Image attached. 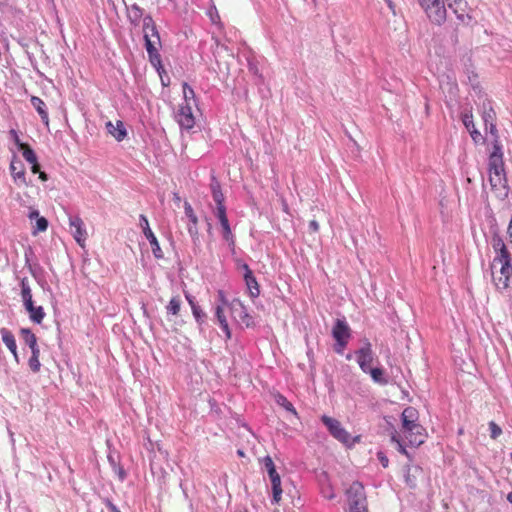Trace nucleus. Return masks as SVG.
Returning a JSON list of instances; mask_svg holds the SVG:
<instances>
[{"mask_svg": "<svg viewBox=\"0 0 512 512\" xmlns=\"http://www.w3.org/2000/svg\"><path fill=\"white\" fill-rule=\"evenodd\" d=\"M127 18L131 25L137 27L142 21L146 51L154 67L161 65L158 48L161 46L160 35L151 15H144V10L137 4L126 5Z\"/></svg>", "mask_w": 512, "mask_h": 512, "instance_id": "nucleus-1", "label": "nucleus"}, {"mask_svg": "<svg viewBox=\"0 0 512 512\" xmlns=\"http://www.w3.org/2000/svg\"><path fill=\"white\" fill-rule=\"evenodd\" d=\"M489 133L493 136V151L488 158V176L491 190L499 198L507 197L509 187L507 183L502 145L499 141L498 131L494 122L488 124Z\"/></svg>", "mask_w": 512, "mask_h": 512, "instance_id": "nucleus-2", "label": "nucleus"}, {"mask_svg": "<svg viewBox=\"0 0 512 512\" xmlns=\"http://www.w3.org/2000/svg\"><path fill=\"white\" fill-rule=\"evenodd\" d=\"M491 245L495 252L492 262L493 281L499 291H504L509 288L512 277V257L504 240L498 233L493 234Z\"/></svg>", "mask_w": 512, "mask_h": 512, "instance_id": "nucleus-3", "label": "nucleus"}, {"mask_svg": "<svg viewBox=\"0 0 512 512\" xmlns=\"http://www.w3.org/2000/svg\"><path fill=\"white\" fill-rule=\"evenodd\" d=\"M401 433L409 445L418 447L426 439L425 428L419 423V412L414 407H406L401 415Z\"/></svg>", "mask_w": 512, "mask_h": 512, "instance_id": "nucleus-4", "label": "nucleus"}, {"mask_svg": "<svg viewBox=\"0 0 512 512\" xmlns=\"http://www.w3.org/2000/svg\"><path fill=\"white\" fill-rule=\"evenodd\" d=\"M321 421L327 427L329 433L342 444L351 447L359 441V436L352 438L350 433L335 418L323 415Z\"/></svg>", "mask_w": 512, "mask_h": 512, "instance_id": "nucleus-5", "label": "nucleus"}, {"mask_svg": "<svg viewBox=\"0 0 512 512\" xmlns=\"http://www.w3.org/2000/svg\"><path fill=\"white\" fill-rule=\"evenodd\" d=\"M429 20L441 25L447 18V10L444 0H417Z\"/></svg>", "mask_w": 512, "mask_h": 512, "instance_id": "nucleus-6", "label": "nucleus"}, {"mask_svg": "<svg viewBox=\"0 0 512 512\" xmlns=\"http://www.w3.org/2000/svg\"><path fill=\"white\" fill-rule=\"evenodd\" d=\"M336 344L334 350L338 354H343L345 347L351 336V330L346 322H337L332 330Z\"/></svg>", "mask_w": 512, "mask_h": 512, "instance_id": "nucleus-7", "label": "nucleus"}, {"mask_svg": "<svg viewBox=\"0 0 512 512\" xmlns=\"http://www.w3.org/2000/svg\"><path fill=\"white\" fill-rule=\"evenodd\" d=\"M139 221H140V227L142 228L143 234L145 235L146 239L149 241V243L151 245L153 255L157 259H162L164 257L163 251L159 245V242H158L155 234L153 233V231L151 230V228L149 226L147 217L145 215L141 214L139 217Z\"/></svg>", "mask_w": 512, "mask_h": 512, "instance_id": "nucleus-8", "label": "nucleus"}, {"mask_svg": "<svg viewBox=\"0 0 512 512\" xmlns=\"http://www.w3.org/2000/svg\"><path fill=\"white\" fill-rule=\"evenodd\" d=\"M175 119L183 130H191L195 125V117L192 112V106L188 104H180L175 115Z\"/></svg>", "mask_w": 512, "mask_h": 512, "instance_id": "nucleus-9", "label": "nucleus"}, {"mask_svg": "<svg viewBox=\"0 0 512 512\" xmlns=\"http://www.w3.org/2000/svg\"><path fill=\"white\" fill-rule=\"evenodd\" d=\"M349 508L367 505L364 486L360 482H353L347 490Z\"/></svg>", "mask_w": 512, "mask_h": 512, "instance_id": "nucleus-10", "label": "nucleus"}, {"mask_svg": "<svg viewBox=\"0 0 512 512\" xmlns=\"http://www.w3.org/2000/svg\"><path fill=\"white\" fill-rule=\"evenodd\" d=\"M69 226L75 241L84 247L88 234L83 220L79 216H69Z\"/></svg>", "mask_w": 512, "mask_h": 512, "instance_id": "nucleus-11", "label": "nucleus"}, {"mask_svg": "<svg viewBox=\"0 0 512 512\" xmlns=\"http://www.w3.org/2000/svg\"><path fill=\"white\" fill-rule=\"evenodd\" d=\"M357 363L361 370L365 373L370 370L373 364V351L369 342L355 352Z\"/></svg>", "mask_w": 512, "mask_h": 512, "instance_id": "nucleus-12", "label": "nucleus"}, {"mask_svg": "<svg viewBox=\"0 0 512 512\" xmlns=\"http://www.w3.org/2000/svg\"><path fill=\"white\" fill-rule=\"evenodd\" d=\"M448 7L455 13L457 18L463 22L468 23L471 17L467 13L468 4L465 0H446Z\"/></svg>", "mask_w": 512, "mask_h": 512, "instance_id": "nucleus-13", "label": "nucleus"}, {"mask_svg": "<svg viewBox=\"0 0 512 512\" xmlns=\"http://www.w3.org/2000/svg\"><path fill=\"white\" fill-rule=\"evenodd\" d=\"M10 171L14 181L19 185H27L25 169L21 160L13 158L10 164Z\"/></svg>", "mask_w": 512, "mask_h": 512, "instance_id": "nucleus-14", "label": "nucleus"}, {"mask_svg": "<svg viewBox=\"0 0 512 512\" xmlns=\"http://www.w3.org/2000/svg\"><path fill=\"white\" fill-rule=\"evenodd\" d=\"M242 268L245 271V273H244V280H245L247 289L249 291V294H250L251 297L255 298L260 293L259 285L257 283V280L254 277L253 272L251 271V269L249 268V266L247 264H243Z\"/></svg>", "mask_w": 512, "mask_h": 512, "instance_id": "nucleus-15", "label": "nucleus"}, {"mask_svg": "<svg viewBox=\"0 0 512 512\" xmlns=\"http://www.w3.org/2000/svg\"><path fill=\"white\" fill-rule=\"evenodd\" d=\"M2 341L13 354V357L17 363H19V356L17 352V344L14 335L7 329L2 328L0 330Z\"/></svg>", "mask_w": 512, "mask_h": 512, "instance_id": "nucleus-16", "label": "nucleus"}, {"mask_svg": "<svg viewBox=\"0 0 512 512\" xmlns=\"http://www.w3.org/2000/svg\"><path fill=\"white\" fill-rule=\"evenodd\" d=\"M107 131L110 135H112L117 141H122L127 136V131L124 127L122 121L118 120L116 124L108 121L106 123Z\"/></svg>", "mask_w": 512, "mask_h": 512, "instance_id": "nucleus-17", "label": "nucleus"}, {"mask_svg": "<svg viewBox=\"0 0 512 512\" xmlns=\"http://www.w3.org/2000/svg\"><path fill=\"white\" fill-rule=\"evenodd\" d=\"M462 122L465 128L469 131L473 141L475 143L480 142L482 140V135L475 127L473 115L471 113H464L462 116Z\"/></svg>", "mask_w": 512, "mask_h": 512, "instance_id": "nucleus-18", "label": "nucleus"}, {"mask_svg": "<svg viewBox=\"0 0 512 512\" xmlns=\"http://www.w3.org/2000/svg\"><path fill=\"white\" fill-rule=\"evenodd\" d=\"M229 307V302L226 299L224 292L219 290L217 292V299H216V316L217 320L222 321L226 320L225 310Z\"/></svg>", "mask_w": 512, "mask_h": 512, "instance_id": "nucleus-19", "label": "nucleus"}, {"mask_svg": "<svg viewBox=\"0 0 512 512\" xmlns=\"http://www.w3.org/2000/svg\"><path fill=\"white\" fill-rule=\"evenodd\" d=\"M30 101H31L32 106L36 109V111L40 115L42 121L46 125H48V123H49V116H48V112H47V109H46V105L43 102V100L40 99L39 97L32 96Z\"/></svg>", "mask_w": 512, "mask_h": 512, "instance_id": "nucleus-20", "label": "nucleus"}, {"mask_svg": "<svg viewBox=\"0 0 512 512\" xmlns=\"http://www.w3.org/2000/svg\"><path fill=\"white\" fill-rule=\"evenodd\" d=\"M25 309L29 312L31 320H42L45 316L43 308L41 306H34L33 300L31 299V304L28 302H23Z\"/></svg>", "mask_w": 512, "mask_h": 512, "instance_id": "nucleus-21", "label": "nucleus"}, {"mask_svg": "<svg viewBox=\"0 0 512 512\" xmlns=\"http://www.w3.org/2000/svg\"><path fill=\"white\" fill-rule=\"evenodd\" d=\"M39 357H40L39 347L31 349V356L28 360V365H29V368L31 369V371L34 373H38L41 368V363H40Z\"/></svg>", "mask_w": 512, "mask_h": 512, "instance_id": "nucleus-22", "label": "nucleus"}, {"mask_svg": "<svg viewBox=\"0 0 512 512\" xmlns=\"http://www.w3.org/2000/svg\"><path fill=\"white\" fill-rule=\"evenodd\" d=\"M211 192L216 205L224 204V195L221 191L220 183L215 178L211 182Z\"/></svg>", "mask_w": 512, "mask_h": 512, "instance_id": "nucleus-23", "label": "nucleus"}, {"mask_svg": "<svg viewBox=\"0 0 512 512\" xmlns=\"http://www.w3.org/2000/svg\"><path fill=\"white\" fill-rule=\"evenodd\" d=\"M264 466L268 472L271 483L280 480V475L277 473L274 462L270 456L263 459Z\"/></svg>", "mask_w": 512, "mask_h": 512, "instance_id": "nucleus-24", "label": "nucleus"}, {"mask_svg": "<svg viewBox=\"0 0 512 512\" xmlns=\"http://www.w3.org/2000/svg\"><path fill=\"white\" fill-rule=\"evenodd\" d=\"M183 102L181 104L196 105L195 92L186 82L183 83Z\"/></svg>", "mask_w": 512, "mask_h": 512, "instance_id": "nucleus-25", "label": "nucleus"}, {"mask_svg": "<svg viewBox=\"0 0 512 512\" xmlns=\"http://www.w3.org/2000/svg\"><path fill=\"white\" fill-rule=\"evenodd\" d=\"M20 150L22 151L23 157L25 160L31 165H35L37 161V157L35 152L30 148L27 144H21Z\"/></svg>", "mask_w": 512, "mask_h": 512, "instance_id": "nucleus-26", "label": "nucleus"}, {"mask_svg": "<svg viewBox=\"0 0 512 512\" xmlns=\"http://www.w3.org/2000/svg\"><path fill=\"white\" fill-rule=\"evenodd\" d=\"M275 401L278 405L282 406L285 410L293 413L295 416L298 415L293 404L290 401H288V399L285 396H283L281 394H277L275 396Z\"/></svg>", "mask_w": 512, "mask_h": 512, "instance_id": "nucleus-27", "label": "nucleus"}, {"mask_svg": "<svg viewBox=\"0 0 512 512\" xmlns=\"http://www.w3.org/2000/svg\"><path fill=\"white\" fill-rule=\"evenodd\" d=\"M220 225L222 227V235L224 240L227 241L229 244H234L233 234L229 225L228 218L222 219V221H220Z\"/></svg>", "mask_w": 512, "mask_h": 512, "instance_id": "nucleus-28", "label": "nucleus"}, {"mask_svg": "<svg viewBox=\"0 0 512 512\" xmlns=\"http://www.w3.org/2000/svg\"><path fill=\"white\" fill-rule=\"evenodd\" d=\"M21 334L24 342L30 349L38 348L36 336L28 329H22Z\"/></svg>", "mask_w": 512, "mask_h": 512, "instance_id": "nucleus-29", "label": "nucleus"}, {"mask_svg": "<svg viewBox=\"0 0 512 512\" xmlns=\"http://www.w3.org/2000/svg\"><path fill=\"white\" fill-rule=\"evenodd\" d=\"M21 295H22L23 302H28L30 305L32 293H31V289H30L29 282H28L27 278H23L21 280Z\"/></svg>", "mask_w": 512, "mask_h": 512, "instance_id": "nucleus-30", "label": "nucleus"}, {"mask_svg": "<svg viewBox=\"0 0 512 512\" xmlns=\"http://www.w3.org/2000/svg\"><path fill=\"white\" fill-rule=\"evenodd\" d=\"M48 228V221L45 217H38L36 218L35 226H33L32 233L36 235L39 232H44Z\"/></svg>", "mask_w": 512, "mask_h": 512, "instance_id": "nucleus-31", "label": "nucleus"}, {"mask_svg": "<svg viewBox=\"0 0 512 512\" xmlns=\"http://www.w3.org/2000/svg\"><path fill=\"white\" fill-rule=\"evenodd\" d=\"M370 375H371V378L377 382V383H380V384H386L387 383V380L385 378H383V370L380 369V368H370V370H368V372Z\"/></svg>", "mask_w": 512, "mask_h": 512, "instance_id": "nucleus-32", "label": "nucleus"}, {"mask_svg": "<svg viewBox=\"0 0 512 512\" xmlns=\"http://www.w3.org/2000/svg\"><path fill=\"white\" fill-rule=\"evenodd\" d=\"M272 492H273V502L278 504L281 500L282 488H281V479L275 482H272Z\"/></svg>", "mask_w": 512, "mask_h": 512, "instance_id": "nucleus-33", "label": "nucleus"}, {"mask_svg": "<svg viewBox=\"0 0 512 512\" xmlns=\"http://www.w3.org/2000/svg\"><path fill=\"white\" fill-rule=\"evenodd\" d=\"M184 210H185V215L188 217L191 224H193L194 226H197L198 218H197L196 214L194 213L193 208L190 205V203H188V202L184 203Z\"/></svg>", "mask_w": 512, "mask_h": 512, "instance_id": "nucleus-34", "label": "nucleus"}, {"mask_svg": "<svg viewBox=\"0 0 512 512\" xmlns=\"http://www.w3.org/2000/svg\"><path fill=\"white\" fill-rule=\"evenodd\" d=\"M490 437L497 439L502 434V429L494 422H489Z\"/></svg>", "mask_w": 512, "mask_h": 512, "instance_id": "nucleus-35", "label": "nucleus"}, {"mask_svg": "<svg viewBox=\"0 0 512 512\" xmlns=\"http://www.w3.org/2000/svg\"><path fill=\"white\" fill-rule=\"evenodd\" d=\"M167 309L172 315H177L180 309V300L178 298H172Z\"/></svg>", "mask_w": 512, "mask_h": 512, "instance_id": "nucleus-36", "label": "nucleus"}, {"mask_svg": "<svg viewBox=\"0 0 512 512\" xmlns=\"http://www.w3.org/2000/svg\"><path fill=\"white\" fill-rule=\"evenodd\" d=\"M186 299L187 301L189 302L190 306H191V309L193 311V315L195 318H200L201 317V310L200 308L195 304L194 302V297L191 296V295H188L186 294Z\"/></svg>", "mask_w": 512, "mask_h": 512, "instance_id": "nucleus-37", "label": "nucleus"}, {"mask_svg": "<svg viewBox=\"0 0 512 512\" xmlns=\"http://www.w3.org/2000/svg\"><path fill=\"white\" fill-rule=\"evenodd\" d=\"M391 440L397 444L398 451H399L401 454H403V455H405V456H407V457L409 456V454H408V452H407V450H406L405 446L403 445L402 441L400 440V438L398 437V435H397L396 433H394V434L392 435Z\"/></svg>", "mask_w": 512, "mask_h": 512, "instance_id": "nucleus-38", "label": "nucleus"}, {"mask_svg": "<svg viewBox=\"0 0 512 512\" xmlns=\"http://www.w3.org/2000/svg\"><path fill=\"white\" fill-rule=\"evenodd\" d=\"M214 213L215 216L218 218L219 222L222 221V219H227L226 207L224 204L216 205Z\"/></svg>", "mask_w": 512, "mask_h": 512, "instance_id": "nucleus-39", "label": "nucleus"}, {"mask_svg": "<svg viewBox=\"0 0 512 512\" xmlns=\"http://www.w3.org/2000/svg\"><path fill=\"white\" fill-rule=\"evenodd\" d=\"M483 121H484V124H485V129H488V124H490V121L491 122H494V112L492 109H490L489 111H485L484 114H483Z\"/></svg>", "mask_w": 512, "mask_h": 512, "instance_id": "nucleus-40", "label": "nucleus"}, {"mask_svg": "<svg viewBox=\"0 0 512 512\" xmlns=\"http://www.w3.org/2000/svg\"><path fill=\"white\" fill-rule=\"evenodd\" d=\"M217 323H218L220 331L225 334V338L230 339L231 331H230L228 322H217Z\"/></svg>", "mask_w": 512, "mask_h": 512, "instance_id": "nucleus-41", "label": "nucleus"}, {"mask_svg": "<svg viewBox=\"0 0 512 512\" xmlns=\"http://www.w3.org/2000/svg\"><path fill=\"white\" fill-rule=\"evenodd\" d=\"M9 134H10V136H11L12 140L14 141V143H15V144L19 147V149H20V148H21V144H23V143L21 142V140H20V138H19V135H18L17 131H16V130H14V129H11V130L9 131Z\"/></svg>", "mask_w": 512, "mask_h": 512, "instance_id": "nucleus-42", "label": "nucleus"}, {"mask_svg": "<svg viewBox=\"0 0 512 512\" xmlns=\"http://www.w3.org/2000/svg\"><path fill=\"white\" fill-rule=\"evenodd\" d=\"M378 459H379V461L381 462V464H382V466H383V467H385V468H386V467H388L389 460H388V458L384 455V453L379 452V453H378Z\"/></svg>", "mask_w": 512, "mask_h": 512, "instance_id": "nucleus-43", "label": "nucleus"}, {"mask_svg": "<svg viewBox=\"0 0 512 512\" xmlns=\"http://www.w3.org/2000/svg\"><path fill=\"white\" fill-rule=\"evenodd\" d=\"M350 512H367V505L352 507Z\"/></svg>", "mask_w": 512, "mask_h": 512, "instance_id": "nucleus-44", "label": "nucleus"}, {"mask_svg": "<svg viewBox=\"0 0 512 512\" xmlns=\"http://www.w3.org/2000/svg\"><path fill=\"white\" fill-rule=\"evenodd\" d=\"M309 228L313 232H317L319 230V224L316 220H312L309 223Z\"/></svg>", "mask_w": 512, "mask_h": 512, "instance_id": "nucleus-45", "label": "nucleus"}, {"mask_svg": "<svg viewBox=\"0 0 512 512\" xmlns=\"http://www.w3.org/2000/svg\"><path fill=\"white\" fill-rule=\"evenodd\" d=\"M38 217H40V215H39V211H38V210H36V209H32V210L29 212V214H28V218H29L30 220H33V219H35V220H36V218H38Z\"/></svg>", "mask_w": 512, "mask_h": 512, "instance_id": "nucleus-46", "label": "nucleus"}, {"mask_svg": "<svg viewBox=\"0 0 512 512\" xmlns=\"http://www.w3.org/2000/svg\"><path fill=\"white\" fill-rule=\"evenodd\" d=\"M507 235H508L510 244H512V216H511L508 228H507Z\"/></svg>", "mask_w": 512, "mask_h": 512, "instance_id": "nucleus-47", "label": "nucleus"}, {"mask_svg": "<svg viewBox=\"0 0 512 512\" xmlns=\"http://www.w3.org/2000/svg\"><path fill=\"white\" fill-rule=\"evenodd\" d=\"M188 232L190 233L191 236H194L197 234V227L194 226L193 224L188 226Z\"/></svg>", "mask_w": 512, "mask_h": 512, "instance_id": "nucleus-48", "label": "nucleus"}, {"mask_svg": "<svg viewBox=\"0 0 512 512\" xmlns=\"http://www.w3.org/2000/svg\"><path fill=\"white\" fill-rule=\"evenodd\" d=\"M110 512H121L114 504H109Z\"/></svg>", "mask_w": 512, "mask_h": 512, "instance_id": "nucleus-49", "label": "nucleus"}, {"mask_svg": "<svg viewBox=\"0 0 512 512\" xmlns=\"http://www.w3.org/2000/svg\"><path fill=\"white\" fill-rule=\"evenodd\" d=\"M31 170L33 173H37L39 171V165L37 161L35 165H32Z\"/></svg>", "mask_w": 512, "mask_h": 512, "instance_id": "nucleus-50", "label": "nucleus"}, {"mask_svg": "<svg viewBox=\"0 0 512 512\" xmlns=\"http://www.w3.org/2000/svg\"><path fill=\"white\" fill-rule=\"evenodd\" d=\"M387 5L390 8V10L395 14V7H394L393 2L392 1H388Z\"/></svg>", "mask_w": 512, "mask_h": 512, "instance_id": "nucleus-51", "label": "nucleus"}, {"mask_svg": "<svg viewBox=\"0 0 512 512\" xmlns=\"http://www.w3.org/2000/svg\"><path fill=\"white\" fill-rule=\"evenodd\" d=\"M40 179L45 181L47 180V175L44 173V172H41L40 175H39Z\"/></svg>", "mask_w": 512, "mask_h": 512, "instance_id": "nucleus-52", "label": "nucleus"}, {"mask_svg": "<svg viewBox=\"0 0 512 512\" xmlns=\"http://www.w3.org/2000/svg\"><path fill=\"white\" fill-rule=\"evenodd\" d=\"M173 197L176 202H180L181 199L178 193H174Z\"/></svg>", "mask_w": 512, "mask_h": 512, "instance_id": "nucleus-53", "label": "nucleus"}, {"mask_svg": "<svg viewBox=\"0 0 512 512\" xmlns=\"http://www.w3.org/2000/svg\"><path fill=\"white\" fill-rule=\"evenodd\" d=\"M507 500L512 504V491L507 495Z\"/></svg>", "mask_w": 512, "mask_h": 512, "instance_id": "nucleus-54", "label": "nucleus"}, {"mask_svg": "<svg viewBox=\"0 0 512 512\" xmlns=\"http://www.w3.org/2000/svg\"><path fill=\"white\" fill-rule=\"evenodd\" d=\"M5 4H6V0H0V6L5 5Z\"/></svg>", "mask_w": 512, "mask_h": 512, "instance_id": "nucleus-55", "label": "nucleus"}, {"mask_svg": "<svg viewBox=\"0 0 512 512\" xmlns=\"http://www.w3.org/2000/svg\"><path fill=\"white\" fill-rule=\"evenodd\" d=\"M346 358H347V359H351V355H350V354H348V355L346 356Z\"/></svg>", "mask_w": 512, "mask_h": 512, "instance_id": "nucleus-56", "label": "nucleus"}]
</instances>
